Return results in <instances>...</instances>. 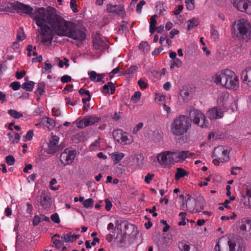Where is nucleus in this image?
Masks as SVG:
<instances>
[{
    "mask_svg": "<svg viewBox=\"0 0 251 251\" xmlns=\"http://www.w3.org/2000/svg\"><path fill=\"white\" fill-rule=\"evenodd\" d=\"M33 18L39 27L36 33L39 34L42 43H50L53 32L58 36H67L75 40L82 41L85 38V33L82 30L58 15L53 7H39Z\"/></svg>",
    "mask_w": 251,
    "mask_h": 251,
    "instance_id": "1",
    "label": "nucleus"
},
{
    "mask_svg": "<svg viewBox=\"0 0 251 251\" xmlns=\"http://www.w3.org/2000/svg\"><path fill=\"white\" fill-rule=\"evenodd\" d=\"M191 126L188 117L180 115L174 119L170 126L171 133L175 136H181L186 133Z\"/></svg>",
    "mask_w": 251,
    "mask_h": 251,
    "instance_id": "2",
    "label": "nucleus"
},
{
    "mask_svg": "<svg viewBox=\"0 0 251 251\" xmlns=\"http://www.w3.org/2000/svg\"><path fill=\"white\" fill-rule=\"evenodd\" d=\"M234 34L240 39L247 41L251 36V27L247 20L241 19L233 26Z\"/></svg>",
    "mask_w": 251,
    "mask_h": 251,
    "instance_id": "3",
    "label": "nucleus"
},
{
    "mask_svg": "<svg viewBox=\"0 0 251 251\" xmlns=\"http://www.w3.org/2000/svg\"><path fill=\"white\" fill-rule=\"evenodd\" d=\"M186 112L189 114V120L191 122L192 121L194 124L202 128L208 126V122L206 119L205 115L200 110L190 106L187 108Z\"/></svg>",
    "mask_w": 251,
    "mask_h": 251,
    "instance_id": "4",
    "label": "nucleus"
},
{
    "mask_svg": "<svg viewBox=\"0 0 251 251\" xmlns=\"http://www.w3.org/2000/svg\"><path fill=\"white\" fill-rule=\"evenodd\" d=\"M11 6L18 13L20 14H26L30 16L31 18L34 21L33 16L34 15L35 12L39 8H36L34 11L33 9L29 5L20 2L18 1H14L10 3Z\"/></svg>",
    "mask_w": 251,
    "mask_h": 251,
    "instance_id": "5",
    "label": "nucleus"
},
{
    "mask_svg": "<svg viewBox=\"0 0 251 251\" xmlns=\"http://www.w3.org/2000/svg\"><path fill=\"white\" fill-rule=\"evenodd\" d=\"M231 148L228 146H219L213 151V157H217L221 162L228 161L229 159V152Z\"/></svg>",
    "mask_w": 251,
    "mask_h": 251,
    "instance_id": "6",
    "label": "nucleus"
},
{
    "mask_svg": "<svg viewBox=\"0 0 251 251\" xmlns=\"http://www.w3.org/2000/svg\"><path fill=\"white\" fill-rule=\"evenodd\" d=\"M113 136L115 140L122 145H127L131 143L130 136L126 132H124L120 129L113 132Z\"/></svg>",
    "mask_w": 251,
    "mask_h": 251,
    "instance_id": "7",
    "label": "nucleus"
},
{
    "mask_svg": "<svg viewBox=\"0 0 251 251\" xmlns=\"http://www.w3.org/2000/svg\"><path fill=\"white\" fill-rule=\"evenodd\" d=\"M229 71V69H225L217 72L212 76L213 82L217 85L225 88Z\"/></svg>",
    "mask_w": 251,
    "mask_h": 251,
    "instance_id": "8",
    "label": "nucleus"
},
{
    "mask_svg": "<svg viewBox=\"0 0 251 251\" xmlns=\"http://www.w3.org/2000/svg\"><path fill=\"white\" fill-rule=\"evenodd\" d=\"M227 74V81L225 88L232 90H238L239 88V83L237 76L231 70H230L229 74Z\"/></svg>",
    "mask_w": 251,
    "mask_h": 251,
    "instance_id": "9",
    "label": "nucleus"
},
{
    "mask_svg": "<svg viewBox=\"0 0 251 251\" xmlns=\"http://www.w3.org/2000/svg\"><path fill=\"white\" fill-rule=\"evenodd\" d=\"M232 3L237 10L251 14V2L248 0H233Z\"/></svg>",
    "mask_w": 251,
    "mask_h": 251,
    "instance_id": "10",
    "label": "nucleus"
},
{
    "mask_svg": "<svg viewBox=\"0 0 251 251\" xmlns=\"http://www.w3.org/2000/svg\"><path fill=\"white\" fill-rule=\"evenodd\" d=\"M75 156V151L66 149L60 155V161L64 165L70 164L73 162Z\"/></svg>",
    "mask_w": 251,
    "mask_h": 251,
    "instance_id": "11",
    "label": "nucleus"
},
{
    "mask_svg": "<svg viewBox=\"0 0 251 251\" xmlns=\"http://www.w3.org/2000/svg\"><path fill=\"white\" fill-rule=\"evenodd\" d=\"M59 138L56 136H52L49 140L48 144V149L47 152L48 154H52L55 152L59 151L62 147L61 146H58Z\"/></svg>",
    "mask_w": 251,
    "mask_h": 251,
    "instance_id": "12",
    "label": "nucleus"
},
{
    "mask_svg": "<svg viewBox=\"0 0 251 251\" xmlns=\"http://www.w3.org/2000/svg\"><path fill=\"white\" fill-rule=\"evenodd\" d=\"M187 199L185 202H183L180 206V208L183 211L188 210L190 213L195 212L196 202L195 199L192 198L190 195L186 196Z\"/></svg>",
    "mask_w": 251,
    "mask_h": 251,
    "instance_id": "13",
    "label": "nucleus"
},
{
    "mask_svg": "<svg viewBox=\"0 0 251 251\" xmlns=\"http://www.w3.org/2000/svg\"><path fill=\"white\" fill-rule=\"evenodd\" d=\"M238 229L243 232H251V219L244 218L239 220Z\"/></svg>",
    "mask_w": 251,
    "mask_h": 251,
    "instance_id": "14",
    "label": "nucleus"
},
{
    "mask_svg": "<svg viewBox=\"0 0 251 251\" xmlns=\"http://www.w3.org/2000/svg\"><path fill=\"white\" fill-rule=\"evenodd\" d=\"M171 151H165L158 154L157 156V161L161 165H169L173 163L171 158Z\"/></svg>",
    "mask_w": 251,
    "mask_h": 251,
    "instance_id": "15",
    "label": "nucleus"
},
{
    "mask_svg": "<svg viewBox=\"0 0 251 251\" xmlns=\"http://www.w3.org/2000/svg\"><path fill=\"white\" fill-rule=\"evenodd\" d=\"M207 116L211 120H215L223 117L224 111L217 107H213L209 109L207 113Z\"/></svg>",
    "mask_w": 251,
    "mask_h": 251,
    "instance_id": "16",
    "label": "nucleus"
},
{
    "mask_svg": "<svg viewBox=\"0 0 251 251\" xmlns=\"http://www.w3.org/2000/svg\"><path fill=\"white\" fill-rule=\"evenodd\" d=\"M188 151L171 152V158L173 163L182 162L188 157Z\"/></svg>",
    "mask_w": 251,
    "mask_h": 251,
    "instance_id": "17",
    "label": "nucleus"
},
{
    "mask_svg": "<svg viewBox=\"0 0 251 251\" xmlns=\"http://www.w3.org/2000/svg\"><path fill=\"white\" fill-rule=\"evenodd\" d=\"M229 251H245L246 245L243 242L228 240Z\"/></svg>",
    "mask_w": 251,
    "mask_h": 251,
    "instance_id": "18",
    "label": "nucleus"
},
{
    "mask_svg": "<svg viewBox=\"0 0 251 251\" xmlns=\"http://www.w3.org/2000/svg\"><path fill=\"white\" fill-rule=\"evenodd\" d=\"M241 201L244 205L251 208V182L246 186V194L242 195Z\"/></svg>",
    "mask_w": 251,
    "mask_h": 251,
    "instance_id": "19",
    "label": "nucleus"
},
{
    "mask_svg": "<svg viewBox=\"0 0 251 251\" xmlns=\"http://www.w3.org/2000/svg\"><path fill=\"white\" fill-rule=\"evenodd\" d=\"M51 198L45 192H42L40 195V203L44 209H49L51 205Z\"/></svg>",
    "mask_w": 251,
    "mask_h": 251,
    "instance_id": "20",
    "label": "nucleus"
},
{
    "mask_svg": "<svg viewBox=\"0 0 251 251\" xmlns=\"http://www.w3.org/2000/svg\"><path fill=\"white\" fill-rule=\"evenodd\" d=\"M241 75L243 82L251 87V67H247L243 70Z\"/></svg>",
    "mask_w": 251,
    "mask_h": 251,
    "instance_id": "21",
    "label": "nucleus"
},
{
    "mask_svg": "<svg viewBox=\"0 0 251 251\" xmlns=\"http://www.w3.org/2000/svg\"><path fill=\"white\" fill-rule=\"evenodd\" d=\"M88 75L90 80L92 81L104 83V81L102 80L105 76L104 74H97L95 71H92L88 72Z\"/></svg>",
    "mask_w": 251,
    "mask_h": 251,
    "instance_id": "22",
    "label": "nucleus"
},
{
    "mask_svg": "<svg viewBox=\"0 0 251 251\" xmlns=\"http://www.w3.org/2000/svg\"><path fill=\"white\" fill-rule=\"evenodd\" d=\"M93 47L96 50H102L107 48L105 43L100 38L96 37L93 40Z\"/></svg>",
    "mask_w": 251,
    "mask_h": 251,
    "instance_id": "23",
    "label": "nucleus"
},
{
    "mask_svg": "<svg viewBox=\"0 0 251 251\" xmlns=\"http://www.w3.org/2000/svg\"><path fill=\"white\" fill-rule=\"evenodd\" d=\"M196 209L195 212H199L203 209L204 206V200L203 197H199L195 199Z\"/></svg>",
    "mask_w": 251,
    "mask_h": 251,
    "instance_id": "24",
    "label": "nucleus"
},
{
    "mask_svg": "<svg viewBox=\"0 0 251 251\" xmlns=\"http://www.w3.org/2000/svg\"><path fill=\"white\" fill-rule=\"evenodd\" d=\"M25 80H26V82L23 84L22 86V88L27 91H32L35 84L34 82L28 81V77L27 76L25 78Z\"/></svg>",
    "mask_w": 251,
    "mask_h": 251,
    "instance_id": "25",
    "label": "nucleus"
},
{
    "mask_svg": "<svg viewBox=\"0 0 251 251\" xmlns=\"http://www.w3.org/2000/svg\"><path fill=\"white\" fill-rule=\"evenodd\" d=\"M229 97V95L226 92L221 93L218 98L217 101L219 103L224 105L227 101Z\"/></svg>",
    "mask_w": 251,
    "mask_h": 251,
    "instance_id": "26",
    "label": "nucleus"
},
{
    "mask_svg": "<svg viewBox=\"0 0 251 251\" xmlns=\"http://www.w3.org/2000/svg\"><path fill=\"white\" fill-rule=\"evenodd\" d=\"M157 17V15H153L151 17V22L150 23V32L151 34H153L156 28V25L157 21L155 18Z\"/></svg>",
    "mask_w": 251,
    "mask_h": 251,
    "instance_id": "27",
    "label": "nucleus"
},
{
    "mask_svg": "<svg viewBox=\"0 0 251 251\" xmlns=\"http://www.w3.org/2000/svg\"><path fill=\"white\" fill-rule=\"evenodd\" d=\"M191 94V91L188 89L183 88L180 91V95L184 101H187L189 100Z\"/></svg>",
    "mask_w": 251,
    "mask_h": 251,
    "instance_id": "28",
    "label": "nucleus"
},
{
    "mask_svg": "<svg viewBox=\"0 0 251 251\" xmlns=\"http://www.w3.org/2000/svg\"><path fill=\"white\" fill-rule=\"evenodd\" d=\"M125 154L122 152H114L112 153V157L115 163L119 162L124 157Z\"/></svg>",
    "mask_w": 251,
    "mask_h": 251,
    "instance_id": "29",
    "label": "nucleus"
},
{
    "mask_svg": "<svg viewBox=\"0 0 251 251\" xmlns=\"http://www.w3.org/2000/svg\"><path fill=\"white\" fill-rule=\"evenodd\" d=\"M187 29L190 30L198 25V21L195 18H193L192 20H189L187 22Z\"/></svg>",
    "mask_w": 251,
    "mask_h": 251,
    "instance_id": "30",
    "label": "nucleus"
},
{
    "mask_svg": "<svg viewBox=\"0 0 251 251\" xmlns=\"http://www.w3.org/2000/svg\"><path fill=\"white\" fill-rule=\"evenodd\" d=\"M187 175V172L181 168H178L176 170V172L175 174V178L176 180H178L180 178L184 177Z\"/></svg>",
    "mask_w": 251,
    "mask_h": 251,
    "instance_id": "31",
    "label": "nucleus"
},
{
    "mask_svg": "<svg viewBox=\"0 0 251 251\" xmlns=\"http://www.w3.org/2000/svg\"><path fill=\"white\" fill-rule=\"evenodd\" d=\"M45 84L44 82H40L37 85V89L36 91V94L37 96H41L45 92Z\"/></svg>",
    "mask_w": 251,
    "mask_h": 251,
    "instance_id": "32",
    "label": "nucleus"
},
{
    "mask_svg": "<svg viewBox=\"0 0 251 251\" xmlns=\"http://www.w3.org/2000/svg\"><path fill=\"white\" fill-rule=\"evenodd\" d=\"M85 118L86 121L87 126L93 125L95 123L99 122L100 120V118L94 116H91Z\"/></svg>",
    "mask_w": 251,
    "mask_h": 251,
    "instance_id": "33",
    "label": "nucleus"
},
{
    "mask_svg": "<svg viewBox=\"0 0 251 251\" xmlns=\"http://www.w3.org/2000/svg\"><path fill=\"white\" fill-rule=\"evenodd\" d=\"M8 113L13 118L18 119L23 116V114L14 109H10L8 111Z\"/></svg>",
    "mask_w": 251,
    "mask_h": 251,
    "instance_id": "34",
    "label": "nucleus"
},
{
    "mask_svg": "<svg viewBox=\"0 0 251 251\" xmlns=\"http://www.w3.org/2000/svg\"><path fill=\"white\" fill-rule=\"evenodd\" d=\"M73 238H74L73 235H72L71 233L66 234L61 237L62 240L63 242H74Z\"/></svg>",
    "mask_w": 251,
    "mask_h": 251,
    "instance_id": "35",
    "label": "nucleus"
},
{
    "mask_svg": "<svg viewBox=\"0 0 251 251\" xmlns=\"http://www.w3.org/2000/svg\"><path fill=\"white\" fill-rule=\"evenodd\" d=\"M141 96V93L139 91L134 92L133 96H132L130 100L133 103H136L140 99Z\"/></svg>",
    "mask_w": 251,
    "mask_h": 251,
    "instance_id": "36",
    "label": "nucleus"
},
{
    "mask_svg": "<svg viewBox=\"0 0 251 251\" xmlns=\"http://www.w3.org/2000/svg\"><path fill=\"white\" fill-rule=\"evenodd\" d=\"M139 49L144 52H147L149 50V46L147 42H142L139 45Z\"/></svg>",
    "mask_w": 251,
    "mask_h": 251,
    "instance_id": "37",
    "label": "nucleus"
},
{
    "mask_svg": "<svg viewBox=\"0 0 251 251\" xmlns=\"http://www.w3.org/2000/svg\"><path fill=\"white\" fill-rule=\"evenodd\" d=\"M181 61L177 58H176L170 62V68H173L175 66L179 67L181 66Z\"/></svg>",
    "mask_w": 251,
    "mask_h": 251,
    "instance_id": "38",
    "label": "nucleus"
},
{
    "mask_svg": "<svg viewBox=\"0 0 251 251\" xmlns=\"http://www.w3.org/2000/svg\"><path fill=\"white\" fill-rule=\"evenodd\" d=\"M25 38V35L23 28H19L17 31V40L23 41Z\"/></svg>",
    "mask_w": 251,
    "mask_h": 251,
    "instance_id": "39",
    "label": "nucleus"
},
{
    "mask_svg": "<svg viewBox=\"0 0 251 251\" xmlns=\"http://www.w3.org/2000/svg\"><path fill=\"white\" fill-rule=\"evenodd\" d=\"M94 200L91 199H88L83 201V205L84 207L88 208L93 206Z\"/></svg>",
    "mask_w": 251,
    "mask_h": 251,
    "instance_id": "40",
    "label": "nucleus"
},
{
    "mask_svg": "<svg viewBox=\"0 0 251 251\" xmlns=\"http://www.w3.org/2000/svg\"><path fill=\"white\" fill-rule=\"evenodd\" d=\"M5 161L9 165H12L14 164L15 160L13 155H9L5 157Z\"/></svg>",
    "mask_w": 251,
    "mask_h": 251,
    "instance_id": "41",
    "label": "nucleus"
},
{
    "mask_svg": "<svg viewBox=\"0 0 251 251\" xmlns=\"http://www.w3.org/2000/svg\"><path fill=\"white\" fill-rule=\"evenodd\" d=\"M77 127L80 128H83L87 126L85 118L81 120L76 123Z\"/></svg>",
    "mask_w": 251,
    "mask_h": 251,
    "instance_id": "42",
    "label": "nucleus"
},
{
    "mask_svg": "<svg viewBox=\"0 0 251 251\" xmlns=\"http://www.w3.org/2000/svg\"><path fill=\"white\" fill-rule=\"evenodd\" d=\"M33 136V130H29L27 131L26 135L24 137L25 138V141H30L32 139Z\"/></svg>",
    "mask_w": 251,
    "mask_h": 251,
    "instance_id": "43",
    "label": "nucleus"
},
{
    "mask_svg": "<svg viewBox=\"0 0 251 251\" xmlns=\"http://www.w3.org/2000/svg\"><path fill=\"white\" fill-rule=\"evenodd\" d=\"M138 67L135 65H132L130 68L125 71L126 74H132L137 71Z\"/></svg>",
    "mask_w": 251,
    "mask_h": 251,
    "instance_id": "44",
    "label": "nucleus"
},
{
    "mask_svg": "<svg viewBox=\"0 0 251 251\" xmlns=\"http://www.w3.org/2000/svg\"><path fill=\"white\" fill-rule=\"evenodd\" d=\"M184 251H197V249L192 245H184L183 246Z\"/></svg>",
    "mask_w": 251,
    "mask_h": 251,
    "instance_id": "45",
    "label": "nucleus"
},
{
    "mask_svg": "<svg viewBox=\"0 0 251 251\" xmlns=\"http://www.w3.org/2000/svg\"><path fill=\"white\" fill-rule=\"evenodd\" d=\"M21 84L18 81H14L10 84V86L12 88L13 90L16 91L20 89L21 87Z\"/></svg>",
    "mask_w": 251,
    "mask_h": 251,
    "instance_id": "46",
    "label": "nucleus"
},
{
    "mask_svg": "<svg viewBox=\"0 0 251 251\" xmlns=\"http://www.w3.org/2000/svg\"><path fill=\"white\" fill-rule=\"evenodd\" d=\"M185 3L188 9L193 10L194 8V0H185Z\"/></svg>",
    "mask_w": 251,
    "mask_h": 251,
    "instance_id": "47",
    "label": "nucleus"
},
{
    "mask_svg": "<svg viewBox=\"0 0 251 251\" xmlns=\"http://www.w3.org/2000/svg\"><path fill=\"white\" fill-rule=\"evenodd\" d=\"M118 8V5H113L111 4H107L106 6L107 10L110 13H115L116 9Z\"/></svg>",
    "mask_w": 251,
    "mask_h": 251,
    "instance_id": "48",
    "label": "nucleus"
},
{
    "mask_svg": "<svg viewBox=\"0 0 251 251\" xmlns=\"http://www.w3.org/2000/svg\"><path fill=\"white\" fill-rule=\"evenodd\" d=\"M50 219L54 223L56 224L59 223L60 222L58 214L57 213H55L51 215Z\"/></svg>",
    "mask_w": 251,
    "mask_h": 251,
    "instance_id": "49",
    "label": "nucleus"
},
{
    "mask_svg": "<svg viewBox=\"0 0 251 251\" xmlns=\"http://www.w3.org/2000/svg\"><path fill=\"white\" fill-rule=\"evenodd\" d=\"M146 3L144 0H141L136 6V11L138 13H140L142 11V6Z\"/></svg>",
    "mask_w": 251,
    "mask_h": 251,
    "instance_id": "50",
    "label": "nucleus"
},
{
    "mask_svg": "<svg viewBox=\"0 0 251 251\" xmlns=\"http://www.w3.org/2000/svg\"><path fill=\"white\" fill-rule=\"evenodd\" d=\"M211 35L213 39L216 40L219 38V33L218 31L214 28H212L211 30Z\"/></svg>",
    "mask_w": 251,
    "mask_h": 251,
    "instance_id": "51",
    "label": "nucleus"
},
{
    "mask_svg": "<svg viewBox=\"0 0 251 251\" xmlns=\"http://www.w3.org/2000/svg\"><path fill=\"white\" fill-rule=\"evenodd\" d=\"M114 13H116L118 15H123L125 13V11L123 7L121 6L118 5V8L116 9V11Z\"/></svg>",
    "mask_w": 251,
    "mask_h": 251,
    "instance_id": "52",
    "label": "nucleus"
},
{
    "mask_svg": "<svg viewBox=\"0 0 251 251\" xmlns=\"http://www.w3.org/2000/svg\"><path fill=\"white\" fill-rule=\"evenodd\" d=\"M72 78L68 75H64L61 78V81L63 83H67L71 81Z\"/></svg>",
    "mask_w": 251,
    "mask_h": 251,
    "instance_id": "53",
    "label": "nucleus"
},
{
    "mask_svg": "<svg viewBox=\"0 0 251 251\" xmlns=\"http://www.w3.org/2000/svg\"><path fill=\"white\" fill-rule=\"evenodd\" d=\"M153 176L154 174H151L150 173H148L147 175L145 177V181L147 183H150L152 179Z\"/></svg>",
    "mask_w": 251,
    "mask_h": 251,
    "instance_id": "54",
    "label": "nucleus"
},
{
    "mask_svg": "<svg viewBox=\"0 0 251 251\" xmlns=\"http://www.w3.org/2000/svg\"><path fill=\"white\" fill-rule=\"evenodd\" d=\"M105 209L107 211H109L112 206V202L110 200H109L108 199H106L105 200Z\"/></svg>",
    "mask_w": 251,
    "mask_h": 251,
    "instance_id": "55",
    "label": "nucleus"
},
{
    "mask_svg": "<svg viewBox=\"0 0 251 251\" xmlns=\"http://www.w3.org/2000/svg\"><path fill=\"white\" fill-rule=\"evenodd\" d=\"M235 199V197H231L229 198V200H226L223 203V205L226 208L228 209L230 208V207L228 206V204L231 201L234 200Z\"/></svg>",
    "mask_w": 251,
    "mask_h": 251,
    "instance_id": "56",
    "label": "nucleus"
},
{
    "mask_svg": "<svg viewBox=\"0 0 251 251\" xmlns=\"http://www.w3.org/2000/svg\"><path fill=\"white\" fill-rule=\"evenodd\" d=\"M76 4V0H71L70 1V7L72 8V10L74 12L76 13L77 12V9L76 7L75 6Z\"/></svg>",
    "mask_w": 251,
    "mask_h": 251,
    "instance_id": "57",
    "label": "nucleus"
},
{
    "mask_svg": "<svg viewBox=\"0 0 251 251\" xmlns=\"http://www.w3.org/2000/svg\"><path fill=\"white\" fill-rule=\"evenodd\" d=\"M138 84L142 89H145L147 87L148 84L143 80L140 79L138 81Z\"/></svg>",
    "mask_w": 251,
    "mask_h": 251,
    "instance_id": "58",
    "label": "nucleus"
},
{
    "mask_svg": "<svg viewBox=\"0 0 251 251\" xmlns=\"http://www.w3.org/2000/svg\"><path fill=\"white\" fill-rule=\"evenodd\" d=\"M57 183V180L55 178H52L50 182V188L53 190H57L58 189L57 188L54 187L53 185Z\"/></svg>",
    "mask_w": 251,
    "mask_h": 251,
    "instance_id": "59",
    "label": "nucleus"
},
{
    "mask_svg": "<svg viewBox=\"0 0 251 251\" xmlns=\"http://www.w3.org/2000/svg\"><path fill=\"white\" fill-rule=\"evenodd\" d=\"M41 222L39 216H35L33 220V225L34 226H37Z\"/></svg>",
    "mask_w": 251,
    "mask_h": 251,
    "instance_id": "60",
    "label": "nucleus"
},
{
    "mask_svg": "<svg viewBox=\"0 0 251 251\" xmlns=\"http://www.w3.org/2000/svg\"><path fill=\"white\" fill-rule=\"evenodd\" d=\"M109 86H108V82L107 84L104 85L101 90V92L104 95L109 94Z\"/></svg>",
    "mask_w": 251,
    "mask_h": 251,
    "instance_id": "61",
    "label": "nucleus"
},
{
    "mask_svg": "<svg viewBox=\"0 0 251 251\" xmlns=\"http://www.w3.org/2000/svg\"><path fill=\"white\" fill-rule=\"evenodd\" d=\"M178 33H179V31L177 29H173L169 33L170 37L171 38H173L174 37L175 35H177Z\"/></svg>",
    "mask_w": 251,
    "mask_h": 251,
    "instance_id": "62",
    "label": "nucleus"
},
{
    "mask_svg": "<svg viewBox=\"0 0 251 251\" xmlns=\"http://www.w3.org/2000/svg\"><path fill=\"white\" fill-rule=\"evenodd\" d=\"M25 73L24 71L21 72H17L16 73V77L17 79H21L25 75Z\"/></svg>",
    "mask_w": 251,
    "mask_h": 251,
    "instance_id": "63",
    "label": "nucleus"
},
{
    "mask_svg": "<svg viewBox=\"0 0 251 251\" xmlns=\"http://www.w3.org/2000/svg\"><path fill=\"white\" fill-rule=\"evenodd\" d=\"M163 50V48L160 47L158 48H156L152 52L153 55H156L158 54Z\"/></svg>",
    "mask_w": 251,
    "mask_h": 251,
    "instance_id": "64",
    "label": "nucleus"
}]
</instances>
